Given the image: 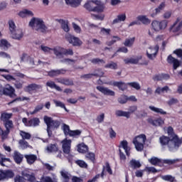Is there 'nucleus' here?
<instances>
[{
	"label": "nucleus",
	"mask_w": 182,
	"mask_h": 182,
	"mask_svg": "<svg viewBox=\"0 0 182 182\" xmlns=\"http://www.w3.org/2000/svg\"><path fill=\"white\" fill-rule=\"evenodd\" d=\"M159 141L162 146L168 144L170 151H176V150H178V147L181 146V140L176 136H173V138L171 139L169 138V136H162L159 138Z\"/></svg>",
	"instance_id": "1"
},
{
	"label": "nucleus",
	"mask_w": 182,
	"mask_h": 182,
	"mask_svg": "<svg viewBox=\"0 0 182 182\" xmlns=\"http://www.w3.org/2000/svg\"><path fill=\"white\" fill-rule=\"evenodd\" d=\"M29 26L37 32L45 33L48 31V27L45 25V22L41 18H33L29 22Z\"/></svg>",
	"instance_id": "2"
},
{
	"label": "nucleus",
	"mask_w": 182,
	"mask_h": 182,
	"mask_svg": "<svg viewBox=\"0 0 182 182\" xmlns=\"http://www.w3.org/2000/svg\"><path fill=\"white\" fill-rule=\"evenodd\" d=\"M10 35L12 39L16 41H21L23 38V30L17 28L15 22L11 20L9 21Z\"/></svg>",
	"instance_id": "3"
},
{
	"label": "nucleus",
	"mask_w": 182,
	"mask_h": 182,
	"mask_svg": "<svg viewBox=\"0 0 182 182\" xmlns=\"http://www.w3.org/2000/svg\"><path fill=\"white\" fill-rule=\"evenodd\" d=\"M43 120L47 125V133L48 134V137L52 136V130L53 129H58L59 126H60V122L58 120H53L52 117L44 116Z\"/></svg>",
	"instance_id": "4"
},
{
	"label": "nucleus",
	"mask_w": 182,
	"mask_h": 182,
	"mask_svg": "<svg viewBox=\"0 0 182 182\" xmlns=\"http://www.w3.org/2000/svg\"><path fill=\"white\" fill-rule=\"evenodd\" d=\"M167 25H168V21L167 20H162L161 21L154 20L151 22V29L155 32H160V31H164L167 28Z\"/></svg>",
	"instance_id": "5"
},
{
	"label": "nucleus",
	"mask_w": 182,
	"mask_h": 182,
	"mask_svg": "<svg viewBox=\"0 0 182 182\" xmlns=\"http://www.w3.org/2000/svg\"><path fill=\"white\" fill-rule=\"evenodd\" d=\"M146 139V138L144 134H140L134 139L133 144H134L135 149L137 151H143Z\"/></svg>",
	"instance_id": "6"
},
{
	"label": "nucleus",
	"mask_w": 182,
	"mask_h": 182,
	"mask_svg": "<svg viewBox=\"0 0 182 182\" xmlns=\"http://www.w3.org/2000/svg\"><path fill=\"white\" fill-rule=\"evenodd\" d=\"M119 148V157L121 160L126 159V155L123 153V150L125 151L127 156H130V147H129V143L127 141L124 140L120 142Z\"/></svg>",
	"instance_id": "7"
},
{
	"label": "nucleus",
	"mask_w": 182,
	"mask_h": 182,
	"mask_svg": "<svg viewBox=\"0 0 182 182\" xmlns=\"http://www.w3.org/2000/svg\"><path fill=\"white\" fill-rule=\"evenodd\" d=\"M0 95H5L6 96H9V97H16V94H15V88L9 85H6L4 87L1 84H0Z\"/></svg>",
	"instance_id": "8"
},
{
	"label": "nucleus",
	"mask_w": 182,
	"mask_h": 182,
	"mask_svg": "<svg viewBox=\"0 0 182 182\" xmlns=\"http://www.w3.org/2000/svg\"><path fill=\"white\" fill-rule=\"evenodd\" d=\"M95 2L93 0L91 1H88L84 5V7L87 11H90V12H103L105 11V6H95Z\"/></svg>",
	"instance_id": "9"
},
{
	"label": "nucleus",
	"mask_w": 182,
	"mask_h": 182,
	"mask_svg": "<svg viewBox=\"0 0 182 182\" xmlns=\"http://www.w3.org/2000/svg\"><path fill=\"white\" fill-rule=\"evenodd\" d=\"M15 173L11 170H0V181L14 178Z\"/></svg>",
	"instance_id": "10"
},
{
	"label": "nucleus",
	"mask_w": 182,
	"mask_h": 182,
	"mask_svg": "<svg viewBox=\"0 0 182 182\" xmlns=\"http://www.w3.org/2000/svg\"><path fill=\"white\" fill-rule=\"evenodd\" d=\"M159 46H156L155 47H149V48L146 50V56L148 59H150L151 60H154L156 56H157V53L159 52Z\"/></svg>",
	"instance_id": "11"
},
{
	"label": "nucleus",
	"mask_w": 182,
	"mask_h": 182,
	"mask_svg": "<svg viewBox=\"0 0 182 182\" xmlns=\"http://www.w3.org/2000/svg\"><path fill=\"white\" fill-rule=\"evenodd\" d=\"M23 123L25 124V126H27L28 127H36V126H39V124L41 123V120H39V118L35 117L28 121V119L23 118L22 119Z\"/></svg>",
	"instance_id": "12"
},
{
	"label": "nucleus",
	"mask_w": 182,
	"mask_h": 182,
	"mask_svg": "<svg viewBox=\"0 0 182 182\" xmlns=\"http://www.w3.org/2000/svg\"><path fill=\"white\" fill-rule=\"evenodd\" d=\"M65 38L73 46H80L82 45V41L77 37H75L70 34H66Z\"/></svg>",
	"instance_id": "13"
},
{
	"label": "nucleus",
	"mask_w": 182,
	"mask_h": 182,
	"mask_svg": "<svg viewBox=\"0 0 182 182\" xmlns=\"http://www.w3.org/2000/svg\"><path fill=\"white\" fill-rule=\"evenodd\" d=\"M21 62H26L28 68H33L35 66V60L33 58L28 55V54H23L21 57Z\"/></svg>",
	"instance_id": "14"
},
{
	"label": "nucleus",
	"mask_w": 182,
	"mask_h": 182,
	"mask_svg": "<svg viewBox=\"0 0 182 182\" xmlns=\"http://www.w3.org/2000/svg\"><path fill=\"white\" fill-rule=\"evenodd\" d=\"M61 143H62V149H63V153H65V154H69V153H70V147L72 146V140L65 139L64 140H63L61 141Z\"/></svg>",
	"instance_id": "15"
},
{
	"label": "nucleus",
	"mask_w": 182,
	"mask_h": 182,
	"mask_svg": "<svg viewBox=\"0 0 182 182\" xmlns=\"http://www.w3.org/2000/svg\"><path fill=\"white\" fill-rule=\"evenodd\" d=\"M141 59H143V56L137 55L135 57L125 58V59H124V62L125 65H129V64L137 65L139 63V62H140V60H141Z\"/></svg>",
	"instance_id": "16"
},
{
	"label": "nucleus",
	"mask_w": 182,
	"mask_h": 182,
	"mask_svg": "<svg viewBox=\"0 0 182 182\" xmlns=\"http://www.w3.org/2000/svg\"><path fill=\"white\" fill-rule=\"evenodd\" d=\"M4 124L6 127V130L4 131V133H3V139H5L9 134L11 129H14V122L11 120L6 121V122H4Z\"/></svg>",
	"instance_id": "17"
},
{
	"label": "nucleus",
	"mask_w": 182,
	"mask_h": 182,
	"mask_svg": "<svg viewBox=\"0 0 182 182\" xmlns=\"http://www.w3.org/2000/svg\"><path fill=\"white\" fill-rule=\"evenodd\" d=\"M66 72H68V70L63 68L59 70H51L48 73V75L50 77H55V76H59V75H65Z\"/></svg>",
	"instance_id": "18"
},
{
	"label": "nucleus",
	"mask_w": 182,
	"mask_h": 182,
	"mask_svg": "<svg viewBox=\"0 0 182 182\" xmlns=\"http://www.w3.org/2000/svg\"><path fill=\"white\" fill-rule=\"evenodd\" d=\"M97 90H99V92H100L103 95H105L107 96H114V91L109 90L107 87L97 86Z\"/></svg>",
	"instance_id": "19"
},
{
	"label": "nucleus",
	"mask_w": 182,
	"mask_h": 182,
	"mask_svg": "<svg viewBox=\"0 0 182 182\" xmlns=\"http://www.w3.org/2000/svg\"><path fill=\"white\" fill-rule=\"evenodd\" d=\"M167 62L168 63H170V65H173L174 70H176V69L180 66V61H178L177 58L172 57L171 55L168 56Z\"/></svg>",
	"instance_id": "20"
},
{
	"label": "nucleus",
	"mask_w": 182,
	"mask_h": 182,
	"mask_svg": "<svg viewBox=\"0 0 182 182\" xmlns=\"http://www.w3.org/2000/svg\"><path fill=\"white\" fill-rule=\"evenodd\" d=\"M55 80L58 82V83H61V85H65V86H73V80L69 79V78H56Z\"/></svg>",
	"instance_id": "21"
},
{
	"label": "nucleus",
	"mask_w": 182,
	"mask_h": 182,
	"mask_svg": "<svg viewBox=\"0 0 182 182\" xmlns=\"http://www.w3.org/2000/svg\"><path fill=\"white\" fill-rule=\"evenodd\" d=\"M148 123L150 124H152V126L159 127V126H163L164 124V120L161 118H158L156 119H153L151 118L148 119Z\"/></svg>",
	"instance_id": "22"
},
{
	"label": "nucleus",
	"mask_w": 182,
	"mask_h": 182,
	"mask_svg": "<svg viewBox=\"0 0 182 182\" xmlns=\"http://www.w3.org/2000/svg\"><path fill=\"white\" fill-rule=\"evenodd\" d=\"M52 52H53L54 55H55L57 58H63V55L65 53V48L62 47H55L53 48Z\"/></svg>",
	"instance_id": "23"
},
{
	"label": "nucleus",
	"mask_w": 182,
	"mask_h": 182,
	"mask_svg": "<svg viewBox=\"0 0 182 182\" xmlns=\"http://www.w3.org/2000/svg\"><path fill=\"white\" fill-rule=\"evenodd\" d=\"M115 115L117 117H125L126 119H130V112L121 109L115 111Z\"/></svg>",
	"instance_id": "24"
},
{
	"label": "nucleus",
	"mask_w": 182,
	"mask_h": 182,
	"mask_svg": "<svg viewBox=\"0 0 182 182\" xmlns=\"http://www.w3.org/2000/svg\"><path fill=\"white\" fill-rule=\"evenodd\" d=\"M28 164H33L38 160V156L35 154H26L24 156Z\"/></svg>",
	"instance_id": "25"
},
{
	"label": "nucleus",
	"mask_w": 182,
	"mask_h": 182,
	"mask_svg": "<svg viewBox=\"0 0 182 182\" xmlns=\"http://www.w3.org/2000/svg\"><path fill=\"white\" fill-rule=\"evenodd\" d=\"M177 23H178V20H176L173 25L170 28V31L174 33H176V32H178L182 28V21L178 23V26Z\"/></svg>",
	"instance_id": "26"
},
{
	"label": "nucleus",
	"mask_w": 182,
	"mask_h": 182,
	"mask_svg": "<svg viewBox=\"0 0 182 182\" xmlns=\"http://www.w3.org/2000/svg\"><path fill=\"white\" fill-rule=\"evenodd\" d=\"M136 19L141 22L143 25H150L151 20L147 18V16L140 15L136 17Z\"/></svg>",
	"instance_id": "27"
},
{
	"label": "nucleus",
	"mask_w": 182,
	"mask_h": 182,
	"mask_svg": "<svg viewBox=\"0 0 182 182\" xmlns=\"http://www.w3.org/2000/svg\"><path fill=\"white\" fill-rule=\"evenodd\" d=\"M113 86H115L116 87H118L119 90H122V92H124V90H127V84L125 82H123L122 81L120 82H114L112 83Z\"/></svg>",
	"instance_id": "28"
},
{
	"label": "nucleus",
	"mask_w": 182,
	"mask_h": 182,
	"mask_svg": "<svg viewBox=\"0 0 182 182\" xmlns=\"http://www.w3.org/2000/svg\"><path fill=\"white\" fill-rule=\"evenodd\" d=\"M55 21L56 22L60 23L61 28L65 32H69L70 29L69 28V24L68 23V21L63 19H56Z\"/></svg>",
	"instance_id": "29"
},
{
	"label": "nucleus",
	"mask_w": 182,
	"mask_h": 182,
	"mask_svg": "<svg viewBox=\"0 0 182 182\" xmlns=\"http://www.w3.org/2000/svg\"><path fill=\"white\" fill-rule=\"evenodd\" d=\"M129 167L134 170H136V168H140L141 167V164H140V161L136 159H132L129 161Z\"/></svg>",
	"instance_id": "30"
},
{
	"label": "nucleus",
	"mask_w": 182,
	"mask_h": 182,
	"mask_svg": "<svg viewBox=\"0 0 182 182\" xmlns=\"http://www.w3.org/2000/svg\"><path fill=\"white\" fill-rule=\"evenodd\" d=\"M67 5H70L73 8H76L80 5L82 0H65Z\"/></svg>",
	"instance_id": "31"
},
{
	"label": "nucleus",
	"mask_w": 182,
	"mask_h": 182,
	"mask_svg": "<svg viewBox=\"0 0 182 182\" xmlns=\"http://www.w3.org/2000/svg\"><path fill=\"white\" fill-rule=\"evenodd\" d=\"M14 161L17 164H21L22 163V160H23V155L21 154V153L15 151L14 155Z\"/></svg>",
	"instance_id": "32"
},
{
	"label": "nucleus",
	"mask_w": 182,
	"mask_h": 182,
	"mask_svg": "<svg viewBox=\"0 0 182 182\" xmlns=\"http://www.w3.org/2000/svg\"><path fill=\"white\" fill-rule=\"evenodd\" d=\"M170 90L168 86H165L164 87H158L155 91V95H161V93H167Z\"/></svg>",
	"instance_id": "33"
},
{
	"label": "nucleus",
	"mask_w": 182,
	"mask_h": 182,
	"mask_svg": "<svg viewBox=\"0 0 182 182\" xmlns=\"http://www.w3.org/2000/svg\"><path fill=\"white\" fill-rule=\"evenodd\" d=\"M164 8H166V3L164 2L161 3L158 6V8L155 9V13H153L152 14H151V16L152 18H154L156 15H157V14H160V12H161V11L164 9Z\"/></svg>",
	"instance_id": "34"
},
{
	"label": "nucleus",
	"mask_w": 182,
	"mask_h": 182,
	"mask_svg": "<svg viewBox=\"0 0 182 182\" xmlns=\"http://www.w3.org/2000/svg\"><path fill=\"white\" fill-rule=\"evenodd\" d=\"M126 21V14H119L115 19L113 20L112 23H120Z\"/></svg>",
	"instance_id": "35"
},
{
	"label": "nucleus",
	"mask_w": 182,
	"mask_h": 182,
	"mask_svg": "<svg viewBox=\"0 0 182 182\" xmlns=\"http://www.w3.org/2000/svg\"><path fill=\"white\" fill-rule=\"evenodd\" d=\"M19 16L26 18V16H33V13L29 10L25 9L19 12Z\"/></svg>",
	"instance_id": "36"
},
{
	"label": "nucleus",
	"mask_w": 182,
	"mask_h": 182,
	"mask_svg": "<svg viewBox=\"0 0 182 182\" xmlns=\"http://www.w3.org/2000/svg\"><path fill=\"white\" fill-rule=\"evenodd\" d=\"M11 117H12V113L3 112L1 115V120L5 123L6 122H9V119H11Z\"/></svg>",
	"instance_id": "37"
},
{
	"label": "nucleus",
	"mask_w": 182,
	"mask_h": 182,
	"mask_svg": "<svg viewBox=\"0 0 182 182\" xmlns=\"http://www.w3.org/2000/svg\"><path fill=\"white\" fill-rule=\"evenodd\" d=\"M149 163L153 166H161L162 160L159 159L157 157H152L151 159H149Z\"/></svg>",
	"instance_id": "38"
},
{
	"label": "nucleus",
	"mask_w": 182,
	"mask_h": 182,
	"mask_svg": "<svg viewBox=\"0 0 182 182\" xmlns=\"http://www.w3.org/2000/svg\"><path fill=\"white\" fill-rule=\"evenodd\" d=\"M46 86H48V87H50L51 89H55V90H58V92H62V88L56 85L53 81L47 82Z\"/></svg>",
	"instance_id": "39"
},
{
	"label": "nucleus",
	"mask_w": 182,
	"mask_h": 182,
	"mask_svg": "<svg viewBox=\"0 0 182 182\" xmlns=\"http://www.w3.org/2000/svg\"><path fill=\"white\" fill-rule=\"evenodd\" d=\"M154 80H167L170 79V75L168 74H161L153 77Z\"/></svg>",
	"instance_id": "40"
},
{
	"label": "nucleus",
	"mask_w": 182,
	"mask_h": 182,
	"mask_svg": "<svg viewBox=\"0 0 182 182\" xmlns=\"http://www.w3.org/2000/svg\"><path fill=\"white\" fill-rule=\"evenodd\" d=\"M149 108L155 113H159L160 114H167V112L163 110V109L157 108L154 106H149Z\"/></svg>",
	"instance_id": "41"
},
{
	"label": "nucleus",
	"mask_w": 182,
	"mask_h": 182,
	"mask_svg": "<svg viewBox=\"0 0 182 182\" xmlns=\"http://www.w3.org/2000/svg\"><path fill=\"white\" fill-rule=\"evenodd\" d=\"M135 38H127L125 41L124 42V46H127V48H132L133 46V44L134 43Z\"/></svg>",
	"instance_id": "42"
},
{
	"label": "nucleus",
	"mask_w": 182,
	"mask_h": 182,
	"mask_svg": "<svg viewBox=\"0 0 182 182\" xmlns=\"http://www.w3.org/2000/svg\"><path fill=\"white\" fill-rule=\"evenodd\" d=\"M89 150V148H87V146L85 144H81L77 146V151L79 153H86Z\"/></svg>",
	"instance_id": "43"
},
{
	"label": "nucleus",
	"mask_w": 182,
	"mask_h": 182,
	"mask_svg": "<svg viewBox=\"0 0 182 182\" xmlns=\"http://www.w3.org/2000/svg\"><path fill=\"white\" fill-rule=\"evenodd\" d=\"M60 174H61L63 178H64L65 182L69 181V179L70 178V173H69V172H68L65 170H62L60 171Z\"/></svg>",
	"instance_id": "44"
},
{
	"label": "nucleus",
	"mask_w": 182,
	"mask_h": 182,
	"mask_svg": "<svg viewBox=\"0 0 182 182\" xmlns=\"http://www.w3.org/2000/svg\"><path fill=\"white\" fill-rule=\"evenodd\" d=\"M48 153H55L58 151V146L56 144H50L46 147Z\"/></svg>",
	"instance_id": "45"
},
{
	"label": "nucleus",
	"mask_w": 182,
	"mask_h": 182,
	"mask_svg": "<svg viewBox=\"0 0 182 182\" xmlns=\"http://www.w3.org/2000/svg\"><path fill=\"white\" fill-rule=\"evenodd\" d=\"M42 109H43V105L40 104L34 108L33 111L30 112V114H36V113H39V112H41V110H42Z\"/></svg>",
	"instance_id": "46"
},
{
	"label": "nucleus",
	"mask_w": 182,
	"mask_h": 182,
	"mask_svg": "<svg viewBox=\"0 0 182 182\" xmlns=\"http://www.w3.org/2000/svg\"><path fill=\"white\" fill-rule=\"evenodd\" d=\"M27 89L28 92H32L33 90H38L41 89V86L36 84H31L27 87Z\"/></svg>",
	"instance_id": "47"
},
{
	"label": "nucleus",
	"mask_w": 182,
	"mask_h": 182,
	"mask_svg": "<svg viewBox=\"0 0 182 182\" xmlns=\"http://www.w3.org/2000/svg\"><path fill=\"white\" fill-rule=\"evenodd\" d=\"M105 68H108V69H113L114 70H116V69H117L118 68L117 63L111 61L109 63L105 65Z\"/></svg>",
	"instance_id": "48"
},
{
	"label": "nucleus",
	"mask_w": 182,
	"mask_h": 182,
	"mask_svg": "<svg viewBox=\"0 0 182 182\" xmlns=\"http://www.w3.org/2000/svg\"><path fill=\"white\" fill-rule=\"evenodd\" d=\"M118 102L120 105H126L128 102V97L127 95H122L118 98Z\"/></svg>",
	"instance_id": "49"
},
{
	"label": "nucleus",
	"mask_w": 182,
	"mask_h": 182,
	"mask_svg": "<svg viewBox=\"0 0 182 182\" xmlns=\"http://www.w3.org/2000/svg\"><path fill=\"white\" fill-rule=\"evenodd\" d=\"M167 132H168V137L171 138V139L174 138V136L175 137H178L176 134H174L173 127H168Z\"/></svg>",
	"instance_id": "50"
},
{
	"label": "nucleus",
	"mask_w": 182,
	"mask_h": 182,
	"mask_svg": "<svg viewBox=\"0 0 182 182\" xmlns=\"http://www.w3.org/2000/svg\"><path fill=\"white\" fill-rule=\"evenodd\" d=\"M53 102L57 107H61L62 109H64L65 112H68V109H66V107L65 106V104L63 102L55 100H54Z\"/></svg>",
	"instance_id": "51"
},
{
	"label": "nucleus",
	"mask_w": 182,
	"mask_h": 182,
	"mask_svg": "<svg viewBox=\"0 0 182 182\" xmlns=\"http://www.w3.org/2000/svg\"><path fill=\"white\" fill-rule=\"evenodd\" d=\"M161 178L164 180V181L174 182V177H173L171 175L162 176H161Z\"/></svg>",
	"instance_id": "52"
},
{
	"label": "nucleus",
	"mask_w": 182,
	"mask_h": 182,
	"mask_svg": "<svg viewBox=\"0 0 182 182\" xmlns=\"http://www.w3.org/2000/svg\"><path fill=\"white\" fill-rule=\"evenodd\" d=\"M178 161V159H164L162 160V163L164 164H168L169 166L171 164H176Z\"/></svg>",
	"instance_id": "53"
},
{
	"label": "nucleus",
	"mask_w": 182,
	"mask_h": 182,
	"mask_svg": "<svg viewBox=\"0 0 182 182\" xmlns=\"http://www.w3.org/2000/svg\"><path fill=\"white\" fill-rule=\"evenodd\" d=\"M62 63H67V65H75L76 63L75 60H72L70 58H65L60 60Z\"/></svg>",
	"instance_id": "54"
},
{
	"label": "nucleus",
	"mask_w": 182,
	"mask_h": 182,
	"mask_svg": "<svg viewBox=\"0 0 182 182\" xmlns=\"http://www.w3.org/2000/svg\"><path fill=\"white\" fill-rule=\"evenodd\" d=\"M5 161H9L11 162V159L9 158H6L5 156L2 154H0V164L1 166H5V164H4V162Z\"/></svg>",
	"instance_id": "55"
},
{
	"label": "nucleus",
	"mask_w": 182,
	"mask_h": 182,
	"mask_svg": "<svg viewBox=\"0 0 182 182\" xmlns=\"http://www.w3.org/2000/svg\"><path fill=\"white\" fill-rule=\"evenodd\" d=\"M127 85L131 86V87H134V89H136V90H140L141 89L140 84H139V82H128Z\"/></svg>",
	"instance_id": "56"
},
{
	"label": "nucleus",
	"mask_w": 182,
	"mask_h": 182,
	"mask_svg": "<svg viewBox=\"0 0 182 182\" xmlns=\"http://www.w3.org/2000/svg\"><path fill=\"white\" fill-rule=\"evenodd\" d=\"M20 134L23 139V140H29V139H31V134L28 133V132H25L23 131H21Z\"/></svg>",
	"instance_id": "57"
},
{
	"label": "nucleus",
	"mask_w": 182,
	"mask_h": 182,
	"mask_svg": "<svg viewBox=\"0 0 182 182\" xmlns=\"http://www.w3.org/2000/svg\"><path fill=\"white\" fill-rule=\"evenodd\" d=\"M0 46L1 48H3V49H8L10 45H9V43H8V41L1 40Z\"/></svg>",
	"instance_id": "58"
},
{
	"label": "nucleus",
	"mask_w": 182,
	"mask_h": 182,
	"mask_svg": "<svg viewBox=\"0 0 182 182\" xmlns=\"http://www.w3.org/2000/svg\"><path fill=\"white\" fill-rule=\"evenodd\" d=\"M92 1L98 6H105V4H106L107 0H92Z\"/></svg>",
	"instance_id": "59"
},
{
	"label": "nucleus",
	"mask_w": 182,
	"mask_h": 182,
	"mask_svg": "<svg viewBox=\"0 0 182 182\" xmlns=\"http://www.w3.org/2000/svg\"><path fill=\"white\" fill-rule=\"evenodd\" d=\"M76 164L82 168H86L87 167V164L82 160H78L75 161Z\"/></svg>",
	"instance_id": "60"
},
{
	"label": "nucleus",
	"mask_w": 182,
	"mask_h": 182,
	"mask_svg": "<svg viewBox=\"0 0 182 182\" xmlns=\"http://www.w3.org/2000/svg\"><path fill=\"white\" fill-rule=\"evenodd\" d=\"M41 49L45 53H52L53 48H49L48 46H41Z\"/></svg>",
	"instance_id": "61"
},
{
	"label": "nucleus",
	"mask_w": 182,
	"mask_h": 182,
	"mask_svg": "<svg viewBox=\"0 0 182 182\" xmlns=\"http://www.w3.org/2000/svg\"><path fill=\"white\" fill-rule=\"evenodd\" d=\"M90 62L93 63L94 65H97L100 63H105V60L103 59H100V58H94L90 60Z\"/></svg>",
	"instance_id": "62"
},
{
	"label": "nucleus",
	"mask_w": 182,
	"mask_h": 182,
	"mask_svg": "<svg viewBox=\"0 0 182 182\" xmlns=\"http://www.w3.org/2000/svg\"><path fill=\"white\" fill-rule=\"evenodd\" d=\"M14 86H15L16 89H22V87L23 86V81L17 80L14 83Z\"/></svg>",
	"instance_id": "63"
},
{
	"label": "nucleus",
	"mask_w": 182,
	"mask_h": 182,
	"mask_svg": "<svg viewBox=\"0 0 182 182\" xmlns=\"http://www.w3.org/2000/svg\"><path fill=\"white\" fill-rule=\"evenodd\" d=\"M41 180V182H53L52 178L49 176H43Z\"/></svg>",
	"instance_id": "64"
}]
</instances>
